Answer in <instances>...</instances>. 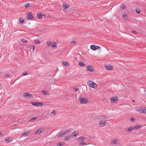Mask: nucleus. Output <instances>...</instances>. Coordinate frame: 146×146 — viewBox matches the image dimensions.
Masks as SVG:
<instances>
[{"mask_svg":"<svg viewBox=\"0 0 146 146\" xmlns=\"http://www.w3.org/2000/svg\"><path fill=\"white\" fill-rule=\"evenodd\" d=\"M79 100L80 102L82 104H86V103H88V101L87 98H82L81 97L79 98Z\"/></svg>","mask_w":146,"mask_h":146,"instance_id":"1","label":"nucleus"},{"mask_svg":"<svg viewBox=\"0 0 146 146\" xmlns=\"http://www.w3.org/2000/svg\"><path fill=\"white\" fill-rule=\"evenodd\" d=\"M88 85L90 87L93 88H95V86L97 85L92 81H89L88 82Z\"/></svg>","mask_w":146,"mask_h":146,"instance_id":"2","label":"nucleus"},{"mask_svg":"<svg viewBox=\"0 0 146 146\" xmlns=\"http://www.w3.org/2000/svg\"><path fill=\"white\" fill-rule=\"evenodd\" d=\"M31 103L34 106H43V103H41L40 102H31Z\"/></svg>","mask_w":146,"mask_h":146,"instance_id":"3","label":"nucleus"},{"mask_svg":"<svg viewBox=\"0 0 146 146\" xmlns=\"http://www.w3.org/2000/svg\"><path fill=\"white\" fill-rule=\"evenodd\" d=\"M110 100L112 103H115L118 100L117 97L114 96L110 98Z\"/></svg>","mask_w":146,"mask_h":146,"instance_id":"4","label":"nucleus"},{"mask_svg":"<svg viewBox=\"0 0 146 146\" xmlns=\"http://www.w3.org/2000/svg\"><path fill=\"white\" fill-rule=\"evenodd\" d=\"M106 122L105 121H100L98 124V126L100 127H103L105 126Z\"/></svg>","mask_w":146,"mask_h":146,"instance_id":"5","label":"nucleus"},{"mask_svg":"<svg viewBox=\"0 0 146 146\" xmlns=\"http://www.w3.org/2000/svg\"><path fill=\"white\" fill-rule=\"evenodd\" d=\"M87 70L90 72H94V71L93 67L91 66H88L86 67Z\"/></svg>","mask_w":146,"mask_h":146,"instance_id":"6","label":"nucleus"},{"mask_svg":"<svg viewBox=\"0 0 146 146\" xmlns=\"http://www.w3.org/2000/svg\"><path fill=\"white\" fill-rule=\"evenodd\" d=\"M27 19H30L33 18V14L31 12H28L27 13Z\"/></svg>","mask_w":146,"mask_h":146,"instance_id":"7","label":"nucleus"},{"mask_svg":"<svg viewBox=\"0 0 146 146\" xmlns=\"http://www.w3.org/2000/svg\"><path fill=\"white\" fill-rule=\"evenodd\" d=\"M24 96L25 98L27 97L28 98H31L32 97V95L28 92H25L24 93Z\"/></svg>","mask_w":146,"mask_h":146,"instance_id":"8","label":"nucleus"},{"mask_svg":"<svg viewBox=\"0 0 146 146\" xmlns=\"http://www.w3.org/2000/svg\"><path fill=\"white\" fill-rule=\"evenodd\" d=\"M105 67L108 70H113V67L110 65H105Z\"/></svg>","mask_w":146,"mask_h":146,"instance_id":"9","label":"nucleus"},{"mask_svg":"<svg viewBox=\"0 0 146 146\" xmlns=\"http://www.w3.org/2000/svg\"><path fill=\"white\" fill-rule=\"evenodd\" d=\"M43 130V129L42 128H40L36 131L35 133L36 134H40L41 133Z\"/></svg>","mask_w":146,"mask_h":146,"instance_id":"10","label":"nucleus"},{"mask_svg":"<svg viewBox=\"0 0 146 146\" xmlns=\"http://www.w3.org/2000/svg\"><path fill=\"white\" fill-rule=\"evenodd\" d=\"M138 111L141 112V113H146V108H142L140 110H137Z\"/></svg>","mask_w":146,"mask_h":146,"instance_id":"11","label":"nucleus"},{"mask_svg":"<svg viewBox=\"0 0 146 146\" xmlns=\"http://www.w3.org/2000/svg\"><path fill=\"white\" fill-rule=\"evenodd\" d=\"M133 129H134L133 127L131 126L129 128L126 130V131L128 133H130Z\"/></svg>","mask_w":146,"mask_h":146,"instance_id":"12","label":"nucleus"},{"mask_svg":"<svg viewBox=\"0 0 146 146\" xmlns=\"http://www.w3.org/2000/svg\"><path fill=\"white\" fill-rule=\"evenodd\" d=\"M62 7L65 9H67L69 7V6L66 3H64Z\"/></svg>","mask_w":146,"mask_h":146,"instance_id":"13","label":"nucleus"},{"mask_svg":"<svg viewBox=\"0 0 146 146\" xmlns=\"http://www.w3.org/2000/svg\"><path fill=\"white\" fill-rule=\"evenodd\" d=\"M12 140V138H9L7 137L5 139V140L6 141V142L8 143L9 142H10Z\"/></svg>","mask_w":146,"mask_h":146,"instance_id":"14","label":"nucleus"},{"mask_svg":"<svg viewBox=\"0 0 146 146\" xmlns=\"http://www.w3.org/2000/svg\"><path fill=\"white\" fill-rule=\"evenodd\" d=\"M29 133L28 132H23V134H22L21 136L22 137H26L29 134Z\"/></svg>","mask_w":146,"mask_h":146,"instance_id":"15","label":"nucleus"},{"mask_svg":"<svg viewBox=\"0 0 146 146\" xmlns=\"http://www.w3.org/2000/svg\"><path fill=\"white\" fill-rule=\"evenodd\" d=\"M65 135V134H64V133H63L62 132H60L59 133V134L58 135V138H60L62 137L64 135Z\"/></svg>","mask_w":146,"mask_h":146,"instance_id":"16","label":"nucleus"},{"mask_svg":"<svg viewBox=\"0 0 146 146\" xmlns=\"http://www.w3.org/2000/svg\"><path fill=\"white\" fill-rule=\"evenodd\" d=\"M96 45H92L90 46V48L92 50H96Z\"/></svg>","mask_w":146,"mask_h":146,"instance_id":"17","label":"nucleus"},{"mask_svg":"<svg viewBox=\"0 0 146 146\" xmlns=\"http://www.w3.org/2000/svg\"><path fill=\"white\" fill-rule=\"evenodd\" d=\"M141 127V125H137L135 127H133L134 129H139Z\"/></svg>","mask_w":146,"mask_h":146,"instance_id":"18","label":"nucleus"},{"mask_svg":"<svg viewBox=\"0 0 146 146\" xmlns=\"http://www.w3.org/2000/svg\"><path fill=\"white\" fill-rule=\"evenodd\" d=\"M37 16L39 19H41L42 17V14L41 13H40L37 14Z\"/></svg>","mask_w":146,"mask_h":146,"instance_id":"19","label":"nucleus"},{"mask_svg":"<svg viewBox=\"0 0 146 146\" xmlns=\"http://www.w3.org/2000/svg\"><path fill=\"white\" fill-rule=\"evenodd\" d=\"M70 136H67L66 137H65L64 139V141H67L69 140V139H70Z\"/></svg>","mask_w":146,"mask_h":146,"instance_id":"20","label":"nucleus"},{"mask_svg":"<svg viewBox=\"0 0 146 146\" xmlns=\"http://www.w3.org/2000/svg\"><path fill=\"white\" fill-rule=\"evenodd\" d=\"M56 113V111L55 110H53L50 113V115L52 116V115H54Z\"/></svg>","mask_w":146,"mask_h":146,"instance_id":"21","label":"nucleus"},{"mask_svg":"<svg viewBox=\"0 0 146 146\" xmlns=\"http://www.w3.org/2000/svg\"><path fill=\"white\" fill-rule=\"evenodd\" d=\"M79 65L82 67L85 66V64L82 62H80L79 64Z\"/></svg>","mask_w":146,"mask_h":146,"instance_id":"22","label":"nucleus"},{"mask_svg":"<svg viewBox=\"0 0 146 146\" xmlns=\"http://www.w3.org/2000/svg\"><path fill=\"white\" fill-rule=\"evenodd\" d=\"M117 139H114L112 141V143L114 144L116 143L117 141Z\"/></svg>","mask_w":146,"mask_h":146,"instance_id":"23","label":"nucleus"},{"mask_svg":"<svg viewBox=\"0 0 146 146\" xmlns=\"http://www.w3.org/2000/svg\"><path fill=\"white\" fill-rule=\"evenodd\" d=\"M42 92L44 95H50L49 94L47 93L46 91H42Z\"/></svg>","mask_w":146,"mask_h":146,"instance_id":"24","label":"nucleus"},{"mask_svg":"<svg viewBox=\"0 0 146 146\" xmlns=\"http://www.w3.org/2000/svg\"><path fill=\"white\" fill-rule=\"evenodd\" d=\"M37 118V117H34L33 118L29 120V121L30 122L33 121H34Z\"/></svg>","mask_w":146,"mask_h":146,"instance_id":"25","label":"nucleus"},{"mask_svg":"<svg viewBox=\"0 0 146 146\" xmlns=\"http://www.w3.org/2000/svg\"><path fill=\"white\" fill-rule=\"evenodd\" d=\"M62 64L66 66H68L69 65V64L67 62H63L62 63Z\"/></svg>","mask_w":146,"mask_h":146,"instance_id":"26","label":"nucleus"},{"mask_svg":"<svg viewBox=\"0 0 146 146\" xmlns=\"http://www.w3.org/2000/svg\"><path fill=\"white\" fill-rule=\"evenodd\" d=\"M64 144L63 142H60L57 145L58 146H61L63 145Z\"/></svg>","mask_w":146,"mask_h":146,"instance_id":"27","label":"nucleus"},{"mask_svg":"<svg viewBox=\"0 0 146 146\" xmlns=\"http://www.w3.org/2000/svg\"><path fill=\"white\" fill-rule=\"evenodd\" d=\"M121 8L123 9H125V7L124 4H123L121 6Z\"/></svg>","mask_w":146,"mask_h":146,"instance_id":"28","label":"nucleus"},{"mask_svg":"<svg viewBox=\"0 0 146 146\" xmlns=\"http://www.w3.org/2000/svg\"><path fill=\"white\" fill-rule=\"evenodd\" d=\"M86 144L85 142H81L80 143L79 145L80 146H82V145H85Z\"/></svg>","mask_w":146,"mask_h":146,"instance_id":"29","label":"nucleus"},{"mask_svg":"<svg viewBox=\"0 0 146 146\" xmlns=\"http://www.w3.org/2000/svg\"><path fill=\"white\" fill-rule=\"evenodd\" d=\"M136 12L138 14H140V10L139 9H136L135 10Z\"/></svg>","mask_w":146,"mask_h":146,"instance_id":"30","label":"nucleus"},{"mask_svg":"<svg viewBox=\"0 0 146 146\" xmlns=\"http://www.w3.org/2000/svg\"><path fill=\"white\" fill-rule=\"evenodd\" d=\"M35 42L36 44H39L40 42L39 40L38 39H36L35 40Z\"/></svg>","mask_w":146,"mask_h":146,"instance_id":"31","label":"nucleus"},{"mask_svg":"<svg viewBox=\"0 0 146 146\" xmlns=\"http://www.w3.org/2000/svg\"><path fill=\"white\" fill-rule=\"evenodd\" d=\"M47 44L48 46H50V45L51 46L52 43L50 41H48L47 42Z\"/></svg>","mask_w":146,"mask_h":146,"instance_id":"32","label":"nucleus"},{"mask_svg":"<svg viewBox=\"0 0 146 146\" xmlns=\"http://www.w3.org/2000/svg\"><path fill=\"white\" fill-rule=\"evenodd\" d=\"M85 139V137H80L78 139H80L82 141H83Z\"/></svg>","mask_w":146,"mask_h":146,"instance_id":"33","label":"nucleus"},{"mask_svg":"<svg viewBox=\"0 0 146 146\" xmlns=\"http://www.w3.org/2000/svg\"><path fill=\"white\" fill-rule=\"evenodd\" d=\"M53 47H54L56 46V43L54 42L52 44L51 46Z\"/></svg>","mask_w":146,"mask_h":146,"instance_id":"34","label":"nucleus"},{"mask_svg":"<svg viewBox=\"0 0 146 146\" xmlns=\"http://www.w3.org/2000/svg\"><path fill=\"white\" fill-rule=\"evenodd\" d=\"M20 23H23L24 22V20L23 19L20 18L19 19Z\"/></svg>","mask_w":146,"mask_h":146,"instance_id":"35","label":"nucleus"},{"mask_svg":"<svg viewBox=\"0 0 146 146\" xmlns=\"http://www.w3.org/2000/svg\"><path fill=\"white\" fill-rule=\"evenodd\" d=\"M135 119L133 117H131L130 119V121L131 122H134L135 121Z\"/></svg>","mask_w":146,"mask_h":146,"instance_id":"36","label":"nucleus"},{"mask_svg":"<svg viewBox=\"0 0 146 146\" xmlns=\"http://www.w3.org/2000/svg\"><path fill=\"white\" fill-rule=\"evenodd\" d=\"M123 16L125 18H127V16L126 13L124 14L123 15Z\"/></svg>","mask_w":146,"mask_h":146,"instance_id":"37","label":"nucleus"},{"mask_svg":"<svg viewBox=\"0 0 146 146\" xmlns=\"http://www.w3.org/2000/svg\"><path fill=\"white\" fill-rule=\"evenodd\" d=\"M31 49L34 50L35 48V46L34 45H31Z\"/></svg>","mask_w":146,"mask_h":146,"instance_id":"38","label":"nucleus"},{"mask_svg":"<svg viewBox=\"0 0 146 146\" xmlns=\"http://www.w3.org/2000/svg\"><path fill=\"white\" fill-rule=\"evenodd\" d=\"M29 5V4L27 3H26L25 4L24 6L25 7H27Z\"/></svg>","mask_w":146,"mask_h":146,"instance_id":"39","label":"nucleus"},{"mask_svg":"<svg viewBox=\"0 0 146 146\" xmlns=\"http://www.w3.org/2000/svg\"><path fill=\"white\" fill-rule=\"evenodd\" d=\"M70 130H67L66 131H65L64 133L65 134H66V133H69L70 132Z\"/></svg>","mask_w":146,"mask_h":146,"instance_id":"40","label":"nucleus"},{"mask_svg":"<svg viewBox=\"0 0 146 146\" xmlns=\"http://www.w3.org/2000/svg\"><path fill=\"white\" fill-rule=\"evenodd\" d=\"M21 40L23 42L25 43L27 42L26 40L24 39H22Z\"/></svg>","mask_w":146,"mask_h":146,"instance_id":"41","label":"nucleus"},{"mask_svg":"<svg viewBox=\"0 0 146 146\" xmlns=\"http://www.w3.org/2000/svg\"><path fill=\"white\" fill-rule=\"evenodd\" d=\"M27 72H23L22 74L23 76L27 75Z\"/></svg>","mask_w":146,"mask_h":146,"instance_id":"42","label":"nucleus"},{"mask_svg":"<svg viewBox=\"0 0 146 146\" xmlns=\"http://www.w3.org/2000/svg\"><path fill=\"white\" fill-rule=\"evenodd\" d=\"M75 132H74L72 134V137H74V136H76V134L75 133H74Z\"/></svg>","mask_w":146,"mask_h":146,"instance_id":"43","label":"nucleus"},{"mask_svg":"<svg viewBox=\"0 0 146 146\" xmlns=\"http://www.w3.org/2000/svg\"><path fill=\"white\" fill-rule=\"evenodd\" d=\"M74 90L75 92H77L79 90V89L77 88H74Z\"/></svg>","mask_w":146,"mask_h":146,"instance_id":"44","label":"nucleus"},{"mask_svg":"<svg viewBox=\"0 0 146 146\" xmlns=\"http://www.w3.org/2000/svg\"><path fill=\"white\" fill-rule=\"evenodd\" d=\"M99 48H100V47L99 46L96 45V50L98 49Z\"/></svg>","mask_w":146,"mask_h":146,"instance_id":"45","label":"nucleus"},{"mask_svg":"<svg viewBox=\"0 0 146 146\" xmlns=\"http://www.w3.org/2000/svg\"><path fill=\"white\" fill-rule=\"evenodd\" d=\"M76 43V42L75 41L73 40V41H72L71 42V43Z\"/></svg>","mask_w":146,"mask_h":146,"instance_id":"46","label":"nucleus"},{"mask_svg":"<svg viewBox=\"0 0 146 146\" xmlns=\"http://www.w3.org/2000/svg\"><path fill=\"white\" fill-rule=\"evenodd\" d=\"M132 32L133 33H136V31H132Z\"/></svg>","mask_w":146,"mask_h":146,"instance_id":"47","label":"nucleus"},{"mask_svg":"<svg viewBox=\"0 0 146 146\" xmlns=\"http://www.w3.org/2000/svg\"><path fill=\"white\" fill-rule=\"evenodd\" d=\"M140 109H137L136 110L137 111H138L137 110H140Z\"/></svg>","mask_w":146,"mask_h":146,"instance_id":"48","label":"nucleus"},{"mask_svg":"<svg viewBox=\"0 0 146 146\" xmlns=\"http://www.w3.org/2000/svg\"><path fill=\"white\" fill-rule=\"evenodd\" d=\"M133 102H135V100H133Z\"/></svg>","mask_w":146,"mask_h":146,"instance_id":"49","label":"nucleus"},{"mask_svg":"<svg viewBox=\"0 0 146 146\" xmlns=\"http://www.w3.org/2000/svg\"><path fill=\"white\" fill-rule=\"evenodd\" d=\"M107 117V118H108V117Z\"/></svg>","mask_w":146,"mask_h":146,"instance_id":"50","label":"nucleus"},{"mask_svg":"<svg viewBox=\"0 0 146 146\" xmlns=\"http://www.w3.org/2000/svg\"><path fill=\"white\" fill-rule=\"evenodd\" d=\"M1 132H0V135H1Z\"/></svg>","mask_w":146,"mask_h":146,"instance_id":"51","label":"nucleus"}]
</instances>
